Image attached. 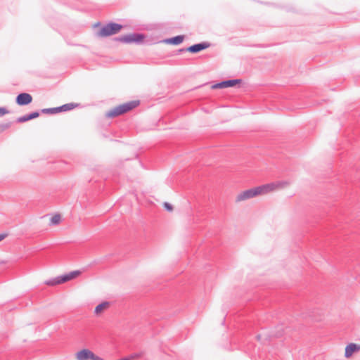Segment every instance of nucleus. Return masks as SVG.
Segmentation results:
<instances>
[{
  "mask_svg": "<svg viewBox=\"0 0 360 360\" xmlns=\"http://www.w3.org/2000/svg\"><path fill=\"white\" fill-rule=\"evenodd\" d=\"M139 101H133L123 103L122 105L115 107L114 108L107 112L106 116L108 117H115L121 115L135 108L136 106L139 105Z\"/></svg>",
  "mask_w": 360,
  "mask_h": 360,
  "instance_id": "f257e3e1",
  "label": "nucleus"
},
{
  "mask_svg": "<svg viewBox=\"0 0 360 360\" xmlns=\"http://www.w3.org/2000/svg\"><path fill=\"white\" fill-rule=\"evenodd\" d=\"M80 274H81V271H73L67 274L62 275V276H58L55 278H53L51 280L46 281H45V284L47 285H51V286L59 285V284L68 282L70 280H72V279L77 278V276H79Z\"/></svg>",
  "mask_w": 360,
  "mask_h": 360,
  "instance_id": "f03ea898",
  "label": "nucleus"
},
{
  "mask_svg": "<svg viewBox=\"0 0 360 360\" xmlns=\"http://www.w3.org/2000/svg\"><path fill=\"white\" fill-rule=\"evenodd\" d=\"M122 29V25L110 22L103 26L97 32V36L100 37H106L118 33Z\"/></svg>",
  "mask_w": 360,
  "mask_h": 360,
  "instance_id": "7ed1b4c3",
  "label": "nucleus"
},
{
  "mask_svg": "<svg viewBox=\"0 0 360 360\" xmlns=\"http://www.w3.org/2000/svg\"><path fill=\"white\" fill-rule=\"evenodd\" d=\"M145 36L143 34L133 33L115 38V40L125 44H139L143 41Z\"/></svg>",
  "mask_w": 360,
  "mask_h": 360,
  "instance_id": "20e7f679",
  "label": "nucleus"
},
{
  "mask_svg": "<svg viewBox=\"0 0 360 360\" xmlns=\"http://www.w3.org/2000/svg\"><path fill=\"white\" fill-rule=\"evenodd\" d=\"M259 195H260L259 190L257 187L250 188L238 194L236 198V202H239L241 201H245L250 198H255Z\"/></svg>",
  "mask_w": 360,
  "mask_h": 360,
  "instance_id": "39448f33",
  "label": "nucleus"
},
{
  "mask_svg": "<svg viewBox=\"0 0 360 360\" xmlns=\"http://www.w3.org/2000/svg\"><path fill=\"white\" fill-rule=\"evenodd\" d=\"M210 46V44L207 42H202L200 44H196L193 46H189L187 49H180L179 51H189L191 53H198L200 51H202Z\"/></svg>",
  "mask_w": 360,
  "mask_h": 360,
  "instance_id": "423d86ee",
  "label": "nucleus"
},
{
  "mask_svg": "<svg viewBox=\"0 0 360 360\" xmlns=\"http://www.w3.org/2000/svg\"><path fill=\"white\" fill-rule=\"evenodd\" d=\"M15 101L19 105H26L32 101V96L27 93H21L17 96Z\"/></svg>",
  "mask_w": 360,
  "mask_h": 360,
  "instance_id": "0eeeda50",
  "label": "nucleus"
},
{
  "mask_svg": "<svg viewBox=\"0 0 360 360\" xmlns=\"http://www.w3.org/2000/svg\"><path fill=\"white\" fill-rule=\"evenodd\" d=\"M360 351V345L355 343H350L345 347V356L351 357L354 352Z\"/></svg>",
  "mask_w": 360,
  "mask_h": 360,
  "instance_id": "6e6552de",
  "label": "nucleus"
},
{
  "mask_svg": "<svg viewBox=\"0 0 360 360\" xmlns=\"http://www.w3.org/2000/svg\"><path fill=\"white\" fill-rule=\"evenodd\" d=\"M92 356H94V353L87 349H83L76 354V358L77 360L91 359Z\"/></svg>",
  "mask_w": 360,
  "mask_h": 360,
  "instance_id": "1a4fd4ad",
  "label": "nucleus"
},
{
  "mask_svg": "<svg viewBox=\"0 0 360 360\" xmlns=\"http://www.w3.org/2000/svg\"><path fill=\"white\" fill-rule=\"evenodd\" d=\"M259 190V194H266L269 192H272L274 191L277 190V188L276 187L275 182L264 184L260 186L257 187Z\"/></svg>",
  "mask_w": 360,
  "mask_h": 360,
  "instance_id": "9d476101",
  "label": "nucleus"
},
{
  "mask_svg": "<svg viewBox=\"0 0 360 360\" xmlns=\"http://www.w3.org/2000/svg\"><path fill=\"white\" fill-rule=\"evenodd\" d=\"M109 307H110V302H103L96 307L94 313L96 315L98 316V315L101 314L105 310L108 309Z\"/></svg>",
  "mask_w": 360,
  "mask_h": 360,
  "instance_id": "9b49d317",
  "label": "nucleus"
},
{
  "mask_svg": "<svg viewBox=\"0 0 360 360\" xmlns=\"http://www.w3.org/2000/svg\"><path fill=\"white\" fill-rule=\"evenodd\" d=\"M184 36L178 35L174 37L169 38L165 40L167 44L178 45L183 42Z\"/></svg>",
  "mask_w": 360,
  "mask_h": 360,
  "instance_id": "f8f14e48",
  "label": "nucleus"
},
{
  "mask_svg": "<svg viewBox=\"0 0 360 360\" xmlns=\"http://www.w3.org/2000/svg\"><path fill=\"white\" fill-rule=\"evenodd\" d=\"M241 82L240 79H230L224 81L226 88L232 87Z\"/></svg>",
  "mask_w": 360,
  "mask_h": 360,
  "instance_id": "ddd939ff",
  "label": "nucleus"
},
{
  "mask_svg": "<svg viewBox=\"0 0 360 360\" xmlns=\"http://www.w3.org/2000/svg\"><path fill=\"white\" fill-rule=\"evenodd\" d=\"M75 107V105L74 103H67V104H65V105H63L60 107H58L59 109H58V111L59 112H62V111H68V110H70L72 109H73Z\"/></svg>",
  "mask_w": 360,
  "mask_h": 360,
  "instance_id": "4468645a",
  "label": "nucleus"
},
{
  "mask_svg": "<svg viewBox=\"0 0 360 360\" xmlns=\"http://www.w3.org/2000/svg\"><path fill=\"white\" fill-rule=\"evenodd\" d=\"M275 184H276V187L277 188V190H278V189H283V188L288 187L290 184V182L288 181H280L275 182Z\"/></svg>",
  "mask_w": 360,
  "mask_h": 360,
  "instance_id": "2eb2a0df",
  "label": "nucleus"
},
{
  "mask_svg": "<svg viewBox=\"0 0 360 360\" xmlns=\"http://www.w3.org/2000/svg\"><path fill=\"white\" fill-rule=\"evenodd\" d=\"M58 108H44L41 110V112L44 114H55L59 112Z\"/></svg>",
  "mask_w": 360,
  "mask_h": 360,
  "instance_id": "dca6fc26",
  "label": "nucleus"
},
{
  "mask_svg": "<svg viewBox=\"0 0 360 360\" xmlns=\"http://www.w3.org/2000/svg\"><path fill=\"white\" fill-rule=\"evenodd\" d=\"M11 122L1 123L0 124V133H2L5 130L9 129L11 127Z\"/></svg>",
  "mask_w": 360,
  "mask_h": 360,
  "instance_id": "f3484780",
  "label": "nucleus"
},
{
  "mask_svg": "<svg viewBox=\"0 0 360 360\" xmlns=\"http://www.w3.org/2000/svg\"><path fill=\"white\" fill-rule=\"evenodd\" d=\"M60 214H55L54 216H53L51 219V223L52 224H57L60 222Z\"/></svg>",
  "mask_w": 360,
  "mask_h": 360,
  "instance_id": "a211bd4d",
  "label": "nucleus"
},
{
  "mask_svg": "<svg viewBox=\"0 0 360 360\" xmlns=\"http://www.w3.org/2000/svg\"><path fill=\"white\" fill-rule=\"evenodd\" d=\"M226 86H225V83H224V81L221 82H219V83H217V84H213L212 86V89H225Z\"/></svg>",
  "mask_w": 360,
  "mask_h": 360,
  "instance_id": "6ab92c4d",
  "label": "nucleus"
},
{
  "mask_svg": "<svg viewBox=\"0 0 360 360\" xmlns=\"http://www.w3.org/2000/svg\"><path fill=\"white\" fill-rule=\"evenodd\" d=\"M29 117L27 115L20 117L17 119V122L22 123L29 121Z\"/></svg>",
  "mask_w": 360,
  "mask_h": 360,
  "instance_id": "aec40b11",
  "label": "nucleus"
},
{
  "mask_svg": "<svg viewBox=\"0 0 360 360\" xmlns=\"http://www.w3.org/2000/svg\"><path fill=\"white\" fill-rule=\"evenodd\" d=\"M27 115H28L29 120H31L38 117L39 116V113L38 112H33L30 114H28Z\"/></svg>",
  "mask_w": 360,
  "mask_h": 360,
  "instance_id": "412c9836",
  "label": "nucleus"
},
{
  "mask_svg": "<svg viewBox=\"0 0 360 360\" xmlns=\"http://www.w3.org/2000/svg\"><path fill=\"white\" fill-rule=\"evenodd\" d=\"M8 113H9V111L6 108H0V117H2Z\"/></svg>",
  "mask_w": 360,
  "mask_h": 360,
  "instance_id": "4be33fe9",
  "label": "nucleus"
},
{
  "mask_svg": "<svg viewBox=\"0 0 360 360\" xmlns=\"http://www.w3.org/2000/svg\"><path fill=\"white\" fill-rule=\"evenodd\" d=\"M164 207L169 212H172L173 210V207L169 202L164 203Z\"/></svg>",
  "mask_w": 360,
  "mask_h": 360,
  "instance_id": "5701e85b",
  "label": "nucleus"
},
{
  "mask_svg": "<svg viewBox=\"0 0 360 360\" xmlns=\"http://www.w3.org/2000/svg\"><path fill=\"white\" fill-rule=\"evenodd\" d=\"M6 236V234H0V241L3 240Z\"/></svg>",
  "mask_w": 360,
  "mask_h": 360,
  "instance_id": "b1692460",
  "label": "nucleus"
}]
</instances>
